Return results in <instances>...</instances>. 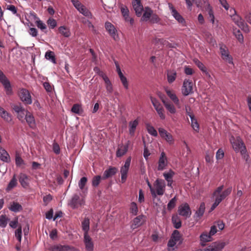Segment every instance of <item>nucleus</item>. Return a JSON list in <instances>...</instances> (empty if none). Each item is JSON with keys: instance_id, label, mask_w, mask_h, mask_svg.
Listing matches in <instances>:
<instances>
[{"instance_id": "1", "label": "nucleus", "mask_w": 251, "mask_h": 251, "mask_svg": "<svg viewBox=\"0 0 251 251\" xmlns=\"http://www.w3.org/2000/svg\"><path fill=\"white\" fill-rule=\"evenodd\" d=\"M224 188V186L221 185L218 187L214 192L213 196L215 198V200L220 203L226 197L230 195L232 191V187H229L222 192Z\"/></svg>"}, {"instance_id": "2", "label": "nucleus", "mask_w": 251, "mask_h": 251, "mask_svg": "<svg viewBox=\"0 0 251 251\" xmlns=\"http://www.w3.org/2000/svg\"><path fill=\"white\" fill-rule=\"evenodd\" d=\"M229 140L233 149L236 152H240L242 154L246 152L245 145L240 137H237L235 138L232 136L230 137Z\"/></svg>"}, {"instance_id": "3", "label": "nucleus", "mask_w": 251, "mask_h": 251, "mask_svg": "<svg viewBox=\"0 0 251 251\" xmlns=\"http://www.w3.org/2000/svg\"><path fill=\"white\" fill-rule=\"evenodd\" d=\"M74 6L84 16L88 19H92L93 15L89 10L82 4L78 0H71Z\"/></svg>"}, {"instance_id": "4", "label": "nucleus", "mask_w": 251, "mask_h": 251, "mask_svg": "<svg viewBox=\"0 0 251 251\" xmlns=\"http://www.w3.org/2000/svg\"><path fill=\"white\" fill-rule=\"evenodd\" d=\"M165 186L166 184L163 180L157 179L153 184V190L155 195H151L152 197L155 198L157 195H163L165 191Z\"/></svg>"}, {"instance_id": "5", "label": "nucleus", "mask_w": 251, "mask_h": 251, "mask_svg": "<svg viewBox=\"0 0 251 251\" xmlns=\"http://www.w3.org/2000/svg\"><path fill=\"white\" fill-rule=\"evenodd\" d=\"M0 82L3 85L5 93L8 96H11L13 94V91L10 81L0 70Z\"/></svg>"}, {"instance_id": "6", "label": "nucleus", "mask_w": 251, "mask_h": 251, "mask_svg": "<svg viewBox=\"0 0 251 251\" xmlns=\"http://www.w3.org/2000/svg\"><path fill=\"white\" fill-rule=\"evenodd\" d=\"M18 95L20 100L26 105H30L32 102L30 93L29 91L25 88H20L18 90Z\"/></svg>"}, {"instance_id": "7", "label": "nucleus", "mask_w": 251, "mask_h": 251, "mask_svg": "<svg viewBox=\"0 0 251 251\" xmlns=\"http://www.w3.org/2000/svg\"><path fill=\"white\" fill-rule=\"evenodd\" d=\"M219 46L222 58L228 63L233 65L232 57L230 55L227 47L223 44H219Z\"/></svg>"}, {"instance_id": "8", "label": "nucleus", "mask_w": 251, "mask_h": 251, "mask_svg": "<svg viewBox=\"0 0 251 251\" xmlns=\"http://www.w3.org/2000/svg\"><path fill=\"white\" fill-rule=\"evenodd\" d=\"M131 160V158L130 156L127 157L125 162L124 165L121 168V182L123 183L125 182L126 180L127 173L130 165Z\"/></svg>"}, {"instance_id": "9", "label": "nucleus", "mask_w": 251, "mask_h": 251, "mask_svg": "<svg viewBox=\"0 0 251 251\" xmlns=\"http://www.w3.org/2000/svg\"><path fill=\"white\" fill-rule=\"evenodd\" d=\"M105 28L109 35L116 41L119 40L118 31L115 26L109 22L105 23Z\"/></svg>"}, {"instance_id": "10", "label": "nucleus", "mask_w": 251, "mask_h": 251, "mask_svg": "<svg viewBox=\"0 0 251 251\" xmlns=\"http://www.w3.org/2000/svg\"><path fill=\"white\" fill-rule=\"evenodd\" d=\"M193 82L189 79H185L181 88L182 94L184 96H187L193 93Z\"/></svg>"}, {"instance_id": "11", "label": "nucleus", "mask_w": 251, "mask_h": 251, "mask_svg": "<svg viewBox=\"0 0 251 251\" xmlns=\"http://www.w3.org/2000/svg\"><path fill=\"white\" fill-rule=\"evenodd\" d=\"M178 213L179 215L187 218L191 215V210L189 204L187 203H182L178 208Z\"/></svg>"}, {"instance_id": "12", "label": "nucleus", "mask_w": 251, "mask_h": 251, "mask_svg": "<svg viewBox=\"0 0 251 251\" xmlns=\"http://www.w3.org/2000/svg\"><path fill=\"white\" fill-rule=\"evenodd\" d=\"M168 164V158L166 153L162 151L160 155L157 165V170L159 171L166 169Z\"/></svg>"}, {"instance_id": "13", "label": "nucleus", "mask_w": 251, "mask_h": 251, "mask_svg": "<svg viewBox=\"0 0 251 251\" xmlns=\"http://www.w3.org/2000/svg\"><path fill=\"white\" fill-rule=\"evenodd\" d=\"M151 101L154 108L157 111L159 117L162 120L165 119V115L164 113V110L160 102L155 98H151Z\"/></svg>"}, {"instance_id": "14", "label": "nucleus", "mask_w": 251, "mask_h": 251, "mask_svg": "<svg viewBox=\"0 0 251 251\" xmlns=\"http://www.w3.org/2000/svg\"><path fill=\"white\" fill-rule=\"evenodd\" d=\"M229 15L231 18L232 21L239 27L241 25L245 23L244 20L239 15L236 14L234 8H231L229 9Z\"/></svg>"}, {"instance_id": "15", "label": "nucleus", "mask_w": 251, "mask_h": 251, "mask_svg": "<svg viewBox=\"0 0 251 251\" xmlns=\"http://www.w3.org/2000/svg\"><path fill=\"white\" fill-rule=\"evenodd\" d=\"M51 251H77L75 248L69 245H54L50 247Z\"/></svg>"}, {"instance_id": "16", "label": "nucleus", "mask_w": 251, "mask_h": 251, "mask_svg": "<svg viewBox=\"0 0 251 251\" xmlns=\"http://www.w3.org/2000/svg\"><path fill=\"white\" fill-rule=\"evenodd\" d=\"M168 7L171 11L173 17L180 24H185V20L182 16L175 8L173 4L171 3H168Z\"/></svg>"}, {"instance_id": "17", "label": "nucleus", "mask_w": 251, "mask_h": 251, "mask_svg": "<svg viewBox=\"0 0 251 251\" xmlns=\"http://www.w3.org/2000/svg\"><path fill=\"white\" fill-rule=\"evenodd\" d=\"M131 4L136 15L138 17H140L144 10L141 0H132Z\"/></svg>"}, {"instance_id": "18", "label": "nucleus", "mask_w": 251, "mask_h": 251, "mask_svg": "<svg viewBox=\"0 0 251 251\" xmlns=\"http://www.w3.org/2000/svg\"><path fill=\"white\" fill-rule=\"evenodd\" d=\"M158 132L161 138L164 139L170 145L174 144L173 136L163 128H159Z\"/></svg>"}, {"instance_id": "19", "label": "nucleus", "mask_w": 251, "mask_h": 251, "mask_svg": "<svg viewBox=\"0 0 251 251\" xmlns=\"http://www.w3.org/2000/svg\"><path fill=\"white\" fill-rule=\"evenodd\" d=\"M82 204V201L80 200L79 196L77 194H74L68 203V205L73 209L77 208Z\"/></svg>"}, {"instance_id": "20", "label": "nucleus", "mask_w": 251, "mask_h": 251, "mask_svg": "<svg viewBox=\"0 0 251 251\" xmlns=\"http://www.w3.org/2000/svg\"><path fill=\"white\" fill-rule=\"evenodd\" d=\"M146 217L143 215H139L135 218L132 222L131 227L135 229L141 226L146 221Z\"/></svg>"}, {"instance_id": "21", "label": "nucleus", "mask_w": 251, "mask_h": 251, "mask_svg": "<svg viewBox=\"0 0 251 251\" xmlns=\"http://www.w3.org/2000/svg\"><path fill=\"white\" fill-rule=\"evenodd\" d=\"M130 141H128L126 145L121 144L118 146L116 151L117 157H120L126 153Z\"/></svg>"}, {"instance_id": "22", "label": "nucleus", "mask_w": 251, "mask_h": 251, "mask_svg": "<svg viewBox=\"0 0 251 251\" xmlns=\"http://www.w3.org/2000/svg\"><path fill=\"white\" fill-rule=\"evenodd\" d=\"M226 246L225 242H214L208 247L207 251H221Z\"/></svg>"}, {"instance_id": "23", "label": "nucleus", "mask_w": 251, "mask_h": 251, "mask_svg": "<svg viewBox=\"0 0 251 251\" xmlns=\"http://www.w3.org/2000/svg\"><path fill=\"white\" fill-rule=\"evenodd\" d=\"M121 11L124 17L125 20L127 22H129L131 25H132L134 23V20L131 18L129 15V10L126 6L122 7L121 8Z\"/></svg>"}, {"instance_id": "24", "label": "nucleus", "mask_w": 251, "mask_h": 251, "mask_svg": "<svg viewBox=\"0 0 251 251\" xmlns=\"http://www.w3.org/2000/svg\"><path fill=\"white\" fill-rule=\"evenodd\" d=\"M0 116L7 123H10L12 121V115L1 106H0Z\"/></svg>"}, {"instance_id": "25", "label": "nucleus", "mask_w": 251, "mask_h": 251, "mask_svg": "<svg viewBox=\"0 0 251 251\" xmlns=\"http://www.w3.org/2000/svg\"><path fill=\"white\" fill-rule=\"evenodd\" d=\"M84 243L87 251H93L94 244L90 236H84Z\"/></svg>"}, {"instance_id": "26", "label": "nucleus", "mask_w": 251, "mask_h": 251, "mask_svg": "<svg viewBox=\"0 0 251 251\" xmlns=\"http://www.w3.org/2000/svg\"><path fill=\"white\" fill-rule=\"evenodd\" d=\"M165 92L168 97L173 101L174 103L176 104L178 108L180 107L179 100L175 93L171 90L166 88Z\"/></svg>"}, {"instance_id": "27", "label": "nucleus", "mask_w": 251, "mask_h": 251, "mask_svg": "<svg viewBox=\"0 0 251 251\" xmlns=\"http://www.w3.org/2000/svg\"><path fill=\"white\" fill-rule=\"evenodd\" d=\"M165 92L168 97L173 101L174 103L176 104L178 108L180 107L179 100L175 93L171 90L166 88Z\"/></svg>"}, {"instance_id": "28", "label": "nucleus", "mask_w": 251, "mask_h": 251, "mask_svg": "<svg viewBox=\"0 0 251 251\" xmlns=\"http://www.w3.org/2000/svg\"><path fill=\"white\" fill-rule=\"evenodd\" d=\"M29 126L32 128H34L36 127V123L34 116L30 112H27L25 118Z\"/></svg>"}, {"instance_id": "29", "label": "nucleus", "mask_w": 251, "mask_h": 251, "mask_svg": "<svg viewBox=\"0 0 251 251\" xmlns=\"http://www.w3.org/2000/svg\"><path fill=\"white\" fill-rule=\"evenodd\" d=\"M143 14L141 20L143 21H148L153 14V10L149 7H145L143 10Z\"/></svg>"}, {"instance_id": "30", "label": "nucleus", "mask_w": 251, "mask_h": 251, "mask_svg": "<svg viewBox=\"0 0 251 251\" xmlns=\"http://www.w3.org/2000/svg\"><path fill=\"white\" fill-rule=\"evenodd\" d=\"M172 238L168 242V246L170 247H173L176 245H179L182 242V236H171Z\"/></svg>"}, {"instance_id": "31", "label": "nucleus", "mask_w": 251, "mask_h": 251, "mask_svg": "<svg viewBox=\"0 0 251 251\" xmlns=\"http://www.w3.org/2000/svg\"><path fill=\"white\" fill-rule=\"evenodd\" d=\"M19 182L24 188H27L29 186V177L25 174L21 173L19 176Z\"/></svg>"}, {"instance_id": "32", "label": "nucleus", "mask_w": 251, "mask_h": 251, "mask_svg": "<svg viewBox=\"0 0 251 251\" xmlns=\"http://www.w3.org/2000/svg\"><path fill=\"white\" fill-rule=\"evenodd\" d=\"M118 169L116 167H110L103 173V179H106L114 176L117 172Z\"/></svg>"}, {"instance_id": "33", "label": "nucleus", "mask_w": 251, "mask_h": 251, "mask_svg": "<svg viewBox=\"0 0 251 251\" xmlns=\"http://www.w3.org/2000/svg\"><path fill=\"white\" fill-rule=\"evenodd\" d=\"M22 237V236H15L14 239V242L16 244V249L17 251H20L22 247L27 245L26 236H24V241L22 244V246H21Z\"/></svg>"}, {"instance_id": "34", "label": "nucleus", "mask_w": 251, "mask_h": 251, "mask_svg": "<svg viewBox=\"0 0 251 251\" xmlns=\"http://www.w3.org/2000/svg\"><path fill=\"white\" fill-rule=\"evenodd\" d=\"M138 124L139 121L138 119H135L134 121L129 122V133L131 136L134 135Z\"/></svg>"}, {"instance_id": "35", "label": "nucleus", "mask_w": 251, "mask_h": 251, "mask_svg": "<svg viewBox=\"0 0 251 251\" xmlns=\"http://www.w3.org/2000/svg\"><path fill=\"white\" fill-rule=\"evenodd\" d=\"M0 159L5 162L10 161V156L6 151L0 146Z\"/></svg>"}, {"instance_id": "36", "label": "nucleus", "mask_w": 251, "mask_h": 251, "mask_svg": "<svg viewBox=\"0 0 251 251\" xmlns=\"http://www.w3.org/2000/svg\"><path fill=\"white\" fill-rule=\"evenodd\" d=\"M194 62L197 66V67L203 73H204L207 76L209 77H210V75L207 72L206 68L202 62L199 61L198 59H194Z\"/></svg>"}, {"instance_id": "37", "label": "nucleus", "mask_w": 251, "mask_h": 251, "mask_svg": "<svg viewBox=\"0 0 251 251\" xmlns=\"http://www.w3.org/2000/svg\"><path fill=\"white\" fill-rule=\"evenodd\" d=\"M8 208L10 210L14 212H18L23 209L22 205L16 201L11 202Z\"/></svg>"}, {"instance_id": "38", "label": "nucleus", "mask_w": 251, "mask_h": 251, "mask_svg": "<svg viewBox=\"0 0 251 251\" xmlns=\"http://www.w3.org/2000/svg\"><path fill=\"white\" fill-rule=\"evenodd\" d=\"M82 228L84 231V235H87L89 230L90 220L88 218H85L82 222Z\"/></svg>"}, {"instance_id": "39", "label": "nucleus", "mask_w": 251, "mask_h": 251, "mask_svg": "<svg viewBox=\"0 0 251 251\" xmlns=\"http://www.w3.org/2000/svg\"><path fill=\"white\" fill-rule=\"evenodd\" d=\"M205 204L204 202L201 203L199 209L196 211L195 214V218H201L202 217L205 211Z\"/></svg>"}, {"instance_id": "40", "label": "nucleus", "mask_w": 251, "mask_h": 251, "mask_svg": "<svg viewBox=\"0 0 251 251\" xmlns=\"http://www.w3.org/2000/svg\"><path fill=\"white\" fill-rule=\"evenodd\" d=\"M163 103L164 104L165 107L166 109L171 114H175L176 113V109L175 106L171 103L169 102H166V101L163 100Z\"/></svg>"}, {"instance_id": "41", "label": "nucleus", "mask_w": 251, "mask_h": 251, "mask_svg": "<svg viewBox=\"0 0 251 251\" xmlns=\"http://www.w3.org/2000/svg\"><path fill=\"white\" fill-rule=\"evenodd\" d=\"M233 34L240 43L243 44L244 37L239 29L237 28L233 29Z\"/></svg>"}, {"instance_id": "42", "label": "nucleus", "mask_w": 251, "mask_h": 251, "mask_svg": "<svg viewBox=\"0 0 251 251\" xmlns=\"http://www.w3.org/2000/svg\"><path fill=\"white\" fill-rule=\"evenodd\" d=\"M17 184V180L16 178L15 175H14L10 181L7 187L6 188V191L9 192L13 188L16 186Z\"/></svg>"}, {"instance_id": "43", "label": "nucleus", "mask_w": 251, "mask_h": 251, "mask_svg": "<svg viewBox=\"0 0 251 251\" xmlns=\"http://www.w3.org/2000/svg\"><path fill=\"white\" fill-rule=\"evenodd\" d=\"M59 32L65 37H69L71 35V32L69 28L65 26H61L58 28Z\"/></svg>"}, {"instance_id": "44", "label": "nucleus", "mask_w": 251, "mask_h": 251, "mask_svg": "<svg viewBox=\"0 0 251 251\" xmlns=\"http://www.w3.org/2000/svg\"><path fill=\"white\" fill-rule=\"evenodd\" d=\"M172 221L174 226L176 228H179L181 226V222L177 215H173L172 217Z\"/></svg>"}, {"instance_id": "45", "label": "nucleus", "mask_w": 251, "mask_h": 251, "mask_svg": "<svg viewBox=\"0 0 251 251\" xmlns=\"http://www.w3.org/2000/svg\"><path fill=\"white\" fill-rule=\"evenodd\" d=\"M146 129L148 133L154 137H156L158 135V133L154 127L149 124H146Z\"/></svg>"}, {"instance_id": "46", "label": "nucleus", "mask_w": 251, "mask_h": 251, "mask_svg": "<svg viewBox=\"0 0 251 251\" xmlns=\"http://www.w3.org/2000/svg\"><path fill=\"white\" fill-rule=\"evenodd\" d=\"M176 73L175 71H171L167 74V79L169 83H173L176 79Z\"/></svg>"}, {"instance_id": "47", "label": "nucleus", "mask_w": 251, "mask_h": 251, "mask_svg": "<svg viewBox=\"0 0 251 251\" xmlns=\"http://www.w3.org/2000/svg\"><path fill=\"white\" fill-rule=\"evenodd\" d=\"M206 10L207 11L208 14V19L210 22L213 24L215 22V17L214 15V12L209 4H208Z\"/></svg>"}, {"instance_id": "48", "label": "nucleus", "mask_w": 251, "mask_h": 251, "mask_svg": "<svg viewBox=\"0 0 251 251\" xmlns=\"http://www.w3.org/2000/svg\"><path fill=\"white\" fill-rule=\"evenodd\" d=\"M45 57L47 59L50 60L52 63L55 64L56 59L54 56V53L51 51H48L46 52Z\"/></svg>"}, {"instance_id": "49", "label": "nucleus", "mask_w": 251, "mask_h": 251, "mask_svg": "<svg viewBox=\"0 0 251 251\" xmlns=\"http://www.w3.org/2000/svg\"><path fill=\"white\" fill-rule=\"evenodd\" d=\"M9 221V219L6 215H1L0 216V227H5Z\"/></svg>"}, {"instance_id": "50", "label": "nucleus", "mask_w": 251, "mask_h": 251, "mask_svg": "<svg viewBox=\"0 0 251 251\" xmlns=\"http://www.w3.org/2000/svg\"><path fill=\"white\" fill-rule=\"evenodd\" d=\"M200 244L202 246L206 245V243L212 240V236H200Z\"/></svg>"}, {"instance_id": "51", "label": "nucleus", "mask_w": 251, "mask_h": 251, "mask_svg": "<svg viewBox=\"0 0 251 251\" xmlns=\"http://www.w3.org/2000/svg\"><path fill=\"white\" fill-rule=\"evenodd\" d=\"M130 212L133 215H136L138 212V209L137 204L134 202H132L130 205Z\"/></svg>"}, {"instance_id": "52", "label": "nucleus", "mask_w": 251, "mask_h": 251, "mask_svg": "<svg viewBox=\"0 0 251 251\" xmlns=\"http://www.w3.org/2000/svg\"><path fill=\"white\" fill-rule=\"evenodd\" d=\"M104 83L107 92L109 94H111L113 92V88L110 80L108 79L105 80Z\"/></svg>"}, {"instance_id": "53", "label": "nucleus", "mask_w": 251, "mask_h": 251, "mask_svg": "<svg viewBox=\"0 0 251 251\" xmlns=\"http://www.w3.org/2000/svg\"><path fill=\"white\" fill-rule=\"evenodd\" d=\"M191 126L193 129L196 131H199L200 129V126L198 123L197 122V120L195 119V116L193 117H191Z\"/></svg>"}, {"instance_id": "54", "label": "nucleus", "mask_w": 251, "mask_h": 251, "mask_svg": "<svg viewBox=\"0 0 251 251\" xmlns=\"http://www.w3.org/2000/svg\"><path fill=\"white\" fill-rule=\"evenodd\" d=\"M87 178L86 177L83 176L81 177L80 180L78 182V185L79 189L81 190H83L84 188V187L87 182Z\"/></svg>"}, {"instance_id": "55", "label": "nucleus", "mask_w": 251, "mask_h": 251, "mask_svg": "<svg viewBox=\"0 0 251 251\" xmlns=\"http://www.w3.org/2000/svg\"><path fill=\"white\" fill-rule=\"evenodd\" d=\"M102 178V177H101V176H95L93 178L92 180V186L95 187H97L99 185V184L100 182V180Z\"/></svg>"}, {"instance_id": "56", "label": "nucleus", "mask_w": 251, "mask_h": 251, "mask_svg": "<svg viewBox=\"0 0 251 251\" xmlns=\"http://www.w3.org/2000/svg\"><path fill=\"white\" fill-rule=\"evenodd\" d=\"M175 175V172L172 170H170L168 172H165L163 174V176L166 180H172L173 176Z\"/></svg>"}, {"instance_id": "57", "label": "nucleus", "mask_w": 251, "mask_h": 251, "mask_svg": "<svg viewBox=\"0 0 251 251\" xmlns=\"http://www.w3.org/2000/svg\"><path fill=\"white\" fill-rule=\"evenodd\" d=\"M28 112L29 111L28 110H26L24 108L23 110H22V112H20L17 113V118L22 122H23L24 121V118L26 115V113Z\"/></svg>"}, {"instance_id": "58", "label": "nucleus", "mask_w": 251, "mask_h": 251, "mask_svg": "<svg viewBox=\"0 0 251 251\" xmlns=\"http://www.w3.org/2000/svg\"><path fill=\"white\" fill-rule=\"evenodd\" d=\"M176 197H174L167 204V208L169 210H172L174 208L176 204Z\"/></svg>"}, {"instance_id": "59", "label": "nucleus", "mask_w": 251, "mask_h": 251, "mask_svg": "<svg viewBox=\"0 0 251 251\" xmlns=\"http://www.w3.org/2000/svg\"><path fill=\"white\" fill-rule=\"evenodd\" d=\"M119 76L124 88L126 89L127 90L128 89V83L126 77L125 76H124L123 74L119 75Z\"/></svg>"}, {"instance_id": "60", "label": "nucleus", "mask_w": 251, "mask_h": 251, "mask_svg": "<svg viewBox=\"0 0 251 251\" xmlns=\"http://www.w3.org/2000/svg\"><path fill=\"white\" fill-rule=\"evenodd\" d=\"M149 21L152 24H157L160 22V19L157 14L153 13Z\"/></svg>"}, {"instance_id": "61", "label": "nucleus", "mask_w": 251, "mask_h": 251, "mask_svg": "<svg viewBox=\"0 0 251 251\" xmlns=\"http://www.w3.org/2000/svg\"><path fill=\"white\" fill-rule=\"evenodd\" d=\"M71 111L74 113L79 114L81 112L82 109L80 105L78 104H75L73 106L71 109Z\"/></svg>"}, {"instance_id": "62", "label": "nucleus", "mask_w": 251, "mask_h": 251, "mask_svg": "<svg viewBox=\"0 0 251 251\" xmlns=\"http://www.w3.org/2000/svg\"><path fill=\"white\" fill-rule=\"evenodd\" d=\"M36 24L38 28H40L42 31H44L47 28L46 24L40 20H37Z\"/></svg>"}, {"instance_id": "63", "label": "nucleus", "mask_w": 251, "mask_h": 251, "mask_svg": "<svg viewBox=\"0 0 251 251\" xmlns=\"http://www.w3.org/2000/svg\"><path fill=\"white\" fill-rule=\"evenodd\" d=\"M48 25L52 28H54L57 25V23L55 20L50 18L47 21Z\"/></svg>"}, {"instance_id": "64", "label": "nucleus", "mask_w": 251, "mask_h": 251, "mask_svg": "<svg viewBox=\"0 0 251 251\" xmlns=\"http://www.w3.org/2000/svg\"><path fill=\"white\" fill-rule=\"evenodd\" d=\"M13 110L17 114L20 112H22L23 109L25 108L23 106L20 104H15L12 106Z\"/></svg>"}]
</instances>
